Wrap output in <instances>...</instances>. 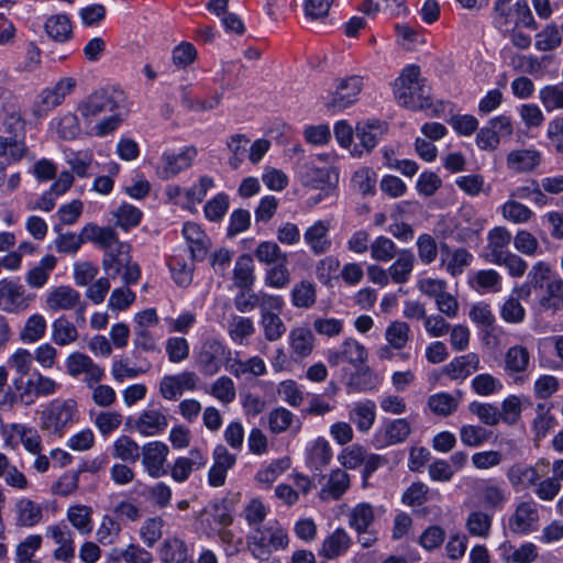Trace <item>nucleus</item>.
<instances>
[{
    "mask_svg": "<svg viewBox=\"0 0 563 563\" xmlns=\"http://www.w3.org/2000/svg\"><path fill=\"white\" fill-rule=\"evenodd\" d=\"M123 101L124 95L122 91L101 88L81 99L77 104V112L87 124L95 122L101 114L110 112L109 117L100 120L93 126L96 135L106 136L117 130L122 122V118L117 110L122 106Z\"/></svg>",
    "mask_w": 563,
    "mask_h": 563,
    "instance_id": "obj_1",
    "label": "nucleus"
},
{
    "mask_svg": "<svg viewBox=\"0 0 563 563\" xmlns=\"http://www.w3.org/2000/svg\"><path fill=\"white\" fill-rule=\"evenodd\" d=\"M394 95L399 106L420 110L430 106L429 88L421 78L420 67L417 65L406 66L396 78Z\"/></svg>",
    "mask_w": 563,
    "mask_h": 563,
    "instance_id": "obj_2",
    "label": "nucleus"
},
{
    "mask_svg": "<svg viewBox=\"0 0 563 563\" xmlns=\"http://www.w3.org/2000/svg\"><path fill=\"white\" fill-rule=\"evenodd\" d=\"M288 543V533L278 521L255 528L246 538L247 548L256 559H265L273 552L284 550Z\"/></svg>",
    "mask_w": 563,
    "mask_h": 563,
    "instance_id": "obj_3",
    "label": "nucleus"
},
{
    "mask_svg": "<svg viewBox=\"0 0 563 563\" xmlns=\"http://www.w3.org/2000/svg\"><path fill=\"white\" fill-rule=\"evenodd\" d=\"M78 418V407L74 399H55L41 413V429L52 434L62 435Z\"/></svg>",
    "mask_w": 563,
    "mask_h": 563,
    "instance_id": "obj_4",
    "label": "nucleus"
},
{
    "mask_svg": "<svg viewBox=\"0 0 563 563\" xmlns=\"http://www.w3.org/2000/svg\"><path fill=\"white\" fill-rule=\"evenodd\" d=\"M362 76L350 75L334 80V90L325 107L329 111L339 112L354 104L363 89Z\"/></svg>",
    "mask_w": 563,
    "mask_h": 563,
    "instance_id": "obj_5",
    "label": "nucleus"
},
{
    "mask_svg": "<svg viewBox=\"0 0 563 563\" xmlns=\"http://www.w3.org/2000/svg\"><path fill=\"white\" fill-rule=\"evenodd\" d=\"M46 308L52 312L68 311L75 309L76 321L86 322L87 303L81 300L80 294L70 286H58L53 288L45 299Z\"/></svg>",
    "mask_w": 563,
    "mask_h": 563,
    "instance_id": "obj_6",
    "label": "nucleus"
},
{
    "mask_svg": "<svg viewBox=\"0 0 563 563\" xmlns=\"http://www.w3.org/2000/svg\"><path fill=\"white\" fill-rule=\"evenodd\" d=\"M9 136H0V157L7 156L12 162L21 161L27 153L23 137L19 136L24 130V122L19 114L12 113L3 122Z\"/></svg>",
    "mask_w": 563,
    "mask_h": 563,
    "instance_id": "obj_7",
    "label": "nucleus"
},
{
    "mask_svg": "<svg viewBox=\"0 0 563 563\" xmlns=\"http://www.w3.org/2000/svg\"><path fill=\"white\" fill-rule=\"evenodd\" d=\"M66 372L73 378L84 375L82 382L87 387L100 383L104 377V369L82 352L68 354L65 361Z\"/></svg>",
    "mask_w": 563,
    "mask_h": 563,
    "instance_id": "obj_8",
    "label": "nucleus"
},
{
    "mask_svg": "<svg viewBox=\"0 0 563 563\" xmlns=\"http://www.w3.org/2000/svg\"><path fill=\"white\" fill-rule=\"evenodd\" d=\"M264 303L260 325L263 330L264 338L268 342H275L280 340L287 331L286 324L280 318V312L285 305L284 299L280 296L277 298H267Z\"/></svg>",
    "mask_w": 563,
    "mask_h": 563,
    "instance_id": "obj_9",
    "label": "nucleus"
},
{
    "mask_svg": "<svg viewBox=\"0 0 563 563\" xmlns=\"http://www.w3.org/2000/svg\"><path fill=\"white\" fill-rule=\"evenodd\" d=\"M338 174L332 167H318L307 163L301 167L299 178L303 186L323 191L324 197L334 191Z\"/></svg>",
    "mask_w": 563,
    "mask_h": 563,
    "instance_id": "obj_10",
    "label": "nucleus"
},
{
    "mask_svg": "<svg viewBox=\"0 0 563 563\" xmlns=\"http://www.w3.org/2000/svg\"><path fill=\"white\" fill-rule=\"evenodd\" d=\"M34 295L27 294L24 286L11 280H0V309L5 312L15 313L29 308Z\"/></svg>",
    "mask_w": 563,
    "mask_h": 563,
    "instance_id": "obj_11",
    "label": "nucleus"
},
{
    "mask_svg": "<svg viewBox=\"0 0 563 563\" xmlns=\"http://www.w3.org/2000/svg\"><path fill=\"white\" fill-rule=\"evenodd\" d=\"M197 154V148L192 145L185 146L179 153L165 152L157 167V176L163 180L176 177L192 165Z\"/></svg>",
    "mask_w": 563,
    "mask_h": 563,
    "instance_id": "obj_12",
    "label": "nucleus"
},
{
    "mask_svg": "<svg viewBox=\"0 0 563 563\" xmlns=\"http://www.w3.org/2000/svg\"><path fill=\"white\" fill-rule=\"evenodd\" d=\"M367 360V350L353 338H346L338 347L327 352V361L330 366H339L347 363L354 367L364 364Z\"/></svg>",
    "mask_w": 563,
    "mask_h": 563,
    "instance_id": "obj_13",
    "label": "nucleus"
},
{
    "mask_svg": "<svg viewBox=\"0 0 563 563\" xmlns=\"http://www.w3.org/2000/svg\"><path fill=\"white\" fill-rule=\"evenodd\" d=\"M331 221L319 219L313 221L303 231V242L310 253L314 256H321L332 249V239L330 236Z\"/></svg>",
    "mask_w": 563,
    "mask_h": 563,
    "instance_id": "obj_14",
    "label": "nucleus"
},
{
    "mask_svg": "<svg viewBox=\"0 0 563 563\" xmlns=\"http://www.w3.org/2000/svg\"><path fill=\"white\" fill-rule=\"evenodd\" d=\"M230 351L217 339H207L197 355V364L206 375L217 374Z\"/></svg>",
    "mask_w": 563,
    "mask_h": 563,
    "instance_id": "obj_15",
    "label": "nucleus"
},
{
    "mask_svg": "<svg viewBox=\"0 0 563 563\" xmlns=\"http://www.w3.org/2000/svg\"><path fill=\"white\" fill-rule=\"evenodd\" d=\"M198 382V375L190 371L166 375L159 383V393L166 400H176L184 391L196 390Z\"/></svg>",
    "mask_w": 563,
    "mask_h": 563,
    "instance_id": "obj_16",
    "label": "nucleus"
},
{
    "mask_svg": "<svg viewBox=\"0 0 563 563\" xmlns=\"http://www.w3.org/2000/svg\"><path fill=\"white\" fill-rule=\"evenodd\" d=\"M45 537L57 545L53 552L55 560L69 563L75 559L74 532L65 523L48 526Z\"/></svg>",
    "mask_w": 563,
    "mask_h": 563,
    "instance_id": "obj_17",
    "label": "nucleus"
},
{
    "mask_svg": "<svg viewBox=\"0 0 563 563\" xmlns=\"http://www.w3.org/2000/svg\"><path fill=\"white\" fill-rule=\"evenodd\" d=\"M168 453V446L161 441H152L143 445L142 464L151 477L158 478L167 474L165 463Z\"/></svg>",
    "mask_w": 563,
    "mask_h": 563,
    "instance_id": "obj_18",
    "label": "nucleus"
},
{
    "mask_svg": "<svg viewBox=\"0 0 563 563\" xmlns=\"http://www.w3.org/2000/svg\"><path fill=\"white\" fill-rule=\"evenodd\" d=\"M539 521L538 505L532 500L521 501L510 516L508 526L516 534H528L536 530Z\"/></svg>",
    "mask_w": 563,
    "mask_h": 563,
    "instance_id": "obj_19",
    "label": "nucleus"
},
{
    "mask_svg": "<svg viewBox=\"0 0 563 563\" xmlns=\"http://www.w3.org/2000/svg\"><path fill=\"white\" fill-rule=\"evenodd\" d=\"M486 220L473 207H462L456 219V238L460 242H472L484 230Z\"/></svg>",
    "mask_w": 563,
    "mask_h": 563,
    "instance_id": "obj_20",
    "label": "nucleus"
},
{
    "mask_svg": "<svg viewBox=\"0 0 563 563\" xmlns=\"http://www.w3.org/2000/svg\"><path fill=\"white\" fill-rule=\"evenodd\" d=\"M213 464L209 470L208 482L212 487H221L225 483L227 473L236 462V456L228 451V449L219 444L213 450Z\"/></svg>",
    "mask_w": 563,
    "mask_h": 563,
    "instance_id": "obj_21",
    "label": "nucleus"
},
{
    "mask_svg": "<svg viewBox=\"0 0 563 563\" xmlns=\"http://www.w3.org/2000/svg\"><path fill=\"white\" fill-rule=\"evenodd\" d=\"M314 335L307 325L295 327L288 335L290 356L295 362L311 355L314 347Z\"/></svg>",
    "mask_w": 563,
    "mask_h": 563,
    "instance_id": "obj_22",
    "label": "nucleus"
},
{
    "mask_svg": "<svg viewBox=\"0 0 563 563\" xmlns=\"http://www.w3.org/2000/svg\"><path fill=\"white\" fill-rule=\"evenodd\" d=\"M530 364V353L526 346L514 345L505 353V373L514 378L516 384H522L525 374Z\"/></svg>",
    "mask_w": 563,
    "mask_h": 563,
    "instance_id": "obj_23",
    "label": "nucleus"
},
{
    "mask_svg": "<svg viewBox=\"0 0 563 563\" xmlns=\"http://www.w3.org/2000/svg\"><path fill=\"white\" fill-rule=\"evenodd\" d=\"M207 461L206 454L200 449L194 448L187 456L176 459L170 468V476L175 482L184 483L189 478L192 471L205 467Z\"/></svg>",
    "mask_w": 563,
    "mask_h": 563,
    "instance_id": "obj_24",
    "label": "nucleus"
},
{
    "mask_svg": "<svg viewBox=\"0 0 563 563\" xmlns=\"http://www.w3.org/2000/svg\"><path fill=\"white\" fill-rule=\"evenodd\" d=\"M352 538L347 531L339 527L323 540L319 550V556L334 560L344 555L352 547Z\"/></svg>",
    "mask_w": 563,
    "mask_h": 563,
    "instance_id": "obj_25",
    "label": "nucleus"
},
{
    "mask_svg": "<svg viewBox=\"0 0 563 563\" xmlns=\"http://www.w3.org/2000/svg\"><path fill=\"white\" fill-rule=\"evenodd\" d=\"M542 162V154L536 148H519L508 153L507 168L515 173H531Z\"/></svg>",
    "mask_w": 563,
    "mask_h": 563,
    "instance_id": "obj_26",
    "label": "nucleus"
},
{
    "mask_svg": "<svg viewBox=\"0 0 563 563\" xmlns=\"http://www.w3.org/2000/svg\"><path fill=\"white\" fill-rule=\"evenodd\" d=\"M59 385L51 377L40 372H34L26 379V390H24V404L31 405L40 397L54 395Z\"/></svg>",
    "mask_w": 563,
    "mask_h": 563,
    "instance_id": "obj_27",
    "label": "nucleus"
},
{
    "mask_svg": "<svg viewBox=\"0 0 563 563\" xmlns=\"http://www.w3.org/2000/svg\"><path fill=\"white\" fill-rule=\"evenodd\" d=\"M511 233L505 227H495L487 234L486 258L495 264L510 253Z\"/></svg>",
    "mask_w": 563,
    "mask_h": 563,
    "instance_id": "obj_28",
    "label": "nucleus"
},
{
    "mask_svg": "<svg viewBox=\"0 0 563 563\" xmlns=\"http://www.w3.org/2000/svg\"><path fill=\"white\" fill-rule=\"evenodd\" d=\"M350 486V475L342 468H335L328 475L327 482L319 492V497L323 501L339 500Z\"/></svg>",
    "mask_w": 563,
    "mask_h": 563,
    "instance_id": "obj_29",
    "label": "nucleus"
},
{
    "mask_svg": "<svg viewBox=\"0 0 563 563\" xmlns=\"http://www.w3.org/2000/svg\"><path fill=\"white\" fill-rule=\"evenodd\" d=\"M409 434V422L406 419H395L375 434L374 443L377 448H385L404 442Z\"/></svg>",
    "mask_w": 563,
    "mask_h": 563,
    "instance_id": "obj_30",
    "label": "nucleus"
},
{
    "mask_svg": "<svg viewBox=\"0 0 563 563\" xmlns=\"http://www.w3.org/2000/svg\"><path fill=\"white\" fill-rule=\"evenodd\" d=\"M301 426L300 419L284 407L275 408L267 415V427L274 434H280L288 430L297 434Z\"/></svg>",
    "mask_w": 563,
    "mask_h": 563,
    "instance_id": "obj_31",
    "label": "nucleus"
},
{
    "mask_svg": "<svg viewBox=\"0 0 563 563\" xmlns=\"http://www.w3.org/2000/svg\"><path fill=\"white\" fill-rule=\"evenodd\" d=\"M167 426V417L157 409L143 410L134 423L135 430L144 437L159 434Z\"/></svg>",
    "mask_w": 563,
    "mask_h": 563,
    "instance_id": "obj_32",
    "label": "nucleus"
},
{
    "mask_svg": "<svg viewBox=\"0 0 563 563\" xmlns=\"http://www.w3.org/2000/svg\"><path fill=\"white\" fill-rule=\"evenodd\" d=\"M479 368V357L476 353H467L454 357L443 367V374L452 380H463Z\"/></svg>",
    "mask_w": 563,
    "mask_h": 563,
    "instance_id": "obj_33",
    "label": "nucleus"
},
{
    "mask_svg": "<svg viewBox=\"0 0 563 563\" xmlns=\"http://www.w3.org/2000/svg\"><path fill=\"white\" fill-rule=\"evenodd\" d=\"M82 234L86 241L95 243L106 252L113 251L119 244L123 243L119 241L117 232L111 227H98L95 223H88L82 228Z\"/></svg>",
    "mask_w": 563,
    "mask_h": 563,
    "instance_id": "obj_34",
    "label": "nucleus"
},
{
    "mask_svg": "<svg viewBox=\"0 0 563 563\" xmlns=\"http://www.w3.org/2000/svg\"><path fill=\"white\" fill-rule=\"evenodd\" d=\"M79 338V332L74 322L65 314L56 318L51 324V341L56 346H68Z\"/></svg>",
    "mask_w": 563,
    "mask_h": 563,
    "instance_id": "obj_35",
    "label": "nucleus"
},
{
    "mask_svg": "<svg viewBox=\"0 0 563 563\" xmlns=\"http://www.w3.org/2000/svg\"><path fill=\"white\" fill-rule=\"evenodd\" d=\"M507 478L516 492H522L537 485L540 475L537 470L526 463H515L507 471Z\"/></svg>",
    "mask_w": 563,
    "mask_h": 563,
    "instance_id": "obj_36",
    "label": "nucleus"
},
{
    "mask_svg": "<svg viewBox=\"0 0 563 563\" xmlns=\"http://www.w3.org/2000/svg\"><path fill=\"white\" fill-rule=\"evenodd\" d=\"M131 260V246L128 243H122L115 250L104 252L102 268L110 278H115Z\"/></svg>",
    "mask_w": 563,
    "mask_h": 563,
    "instance_id": "obj_37",
    "label": "nucleus"
},
{
    "mask_svg": "<svg viewBox=\"0 0 563 563\" xmlns=\"http://www.w3.org/2000/svg\"><path fill=\"white\" fill-rule=\"evenodd\" d=\"M375 519V508L366 501L356 504L347 514V523L356 533L366 532L373 527Z\"/></svg>",
    "mask_w": 563,
    "mask_h": 563,
    "instance_id": "obj_38",
    "label": "nucleus"
},
{
    "mask_svg": "<svg viewBox=\"0 0 563 563\" xmlns=\"http://www.w3.org/2000/svg\"><path fill=\"white\" fill-rule=\"evenodd\" d=\"M415 263L416 257L411 250H400L396 261L388 267L391 282L398 285L408 283L413 272Z\"/></svg>",
    "mask_w": 563,
    "mask_h": 563,
    "instance_id": "obj_39",
    "label": "nucleus"
},
{
    "mask_svg": "<svg viewBox=\"0 0 563 563\" xmlns=\"http://www.w3.org/2000/svg\"><path fill=\"white\" fill-rule=\"evenodd\" d=\"M385 132L386 124L378 120L361 122L357 123L355 128L356 139L367 153L376 146L378 140Z\"/></svg>",
    "mask_w": 563,
    "mask_h": 563,
    "instance_id": "obj_40",
    "label": "nucleus"
},
{
    "mask_svg": "<svg viewBox=\"0 0 563 563\" xmlns=\"http://www.w3.org/2000/svg\"><path fill=\"white\" fill-rule=\"evenodd\" d=\"M47 321L41 313H33L25 320L19 331V340L24 344L40 342L46 334Z\"/></svg>",
    "mask_w": 563,
    "mask_h": 563,
    "instance_id": "obj_41",
    "label": "nucleus"
},
{
    "mask_svg": "<svg viewBox=\"0 0 563 563\" xmlns=\"http://www.w3.org/2000/svg\"><path fill=\"white\" fill-rule=\"evenodd\" d=\"M350 420L356 426L360 432H367L376 419V405L372 400L354 404L349 412Z\"/></svg>",
    "mask_w": 563,
    "mask_h": 563,
    "instance_id": "obj_42",
    "label": "nucleus"
},
{
    "mask_svg": "<svg viewBox=\"0 0 563 563\" xmlns=\"http://www.w3.org/2000/svg\"><path fill=\"white\" fill-rule=\"evenodd\" d=\"M291 305L298 309H310L317 302L316 284L308 279L296 283L290 290Z\"/></svg>",
    "mask_w": 563,
    "mask_h": 563,
    "instance_id": "obj_43",
    "label": "nucleus"
},
{
    "mask_svg": "<svg viewBox=\"0 0 563 563\" xmlns=\"http://www.w3.org/2000/svg\"><path fill=\"white\" fill-rule=\"evenodd\" d=\"M92 514L93 510L90 506L77 504L68 507L66 518L81 536H89L93 528Z\"/></svg>",
    "mask_w": 563,
    "mask_h": 563,
    "instance_id": "obj_44",
    "label": "nucleus"
},
{
    "mask_svg": "<svg viewBox=\"0 0 563 563\" xmlns=\"http://www.w3.org/2000/svg\"><path fill=\"white\" fill-rule=\"evenodd\" d=\"M539 307L551 313L563 309V279H553L547 284L544 294L539 298Z\"/></svg>",
    "mask_w": 563,
    "mask_h": 563,
    "instance_id": "obj_45",
    "label": "nucleus"
},
{
    "mask_svg": "<svg viewBox=\"0 0 563 563\" xmlns=\"http://www.w3.org/2000/svg\"><path fill=\"white\" fill-rule=\"evenodd\" d=\"M500 551L506 563H532L538 558V549L531 542H526L518 549L505 542L500 545Z\"/></svg>",
    "mask_w": 563,
    "mask_h": 563,
    "instance_id": "obj_46",
    "label": "nucleus"
},
{
    "mask_svg": "<svg viewBox=\"0 0 563 563\" xmlns=\"http://www.w3.org/2000/svg\"><path fill=\"white\" fill-rule=\"evenodd\" d=\"M233 282L240 290H250L255 282L254 263L249 254L241 255L234 265Z\"/></svg>",
    "mask_w": 563,
    "mask_h": 563,
    "instance_id": "obj_47",
    "label": "nucleus"
},
{
    "mask_svg": "<svg viewBox=\"0 0 563 563\" xmlns=\"http://www.w3.org/2000/svg\"><path fill=\"white\" fill-rule=\"evenodd\" d=\"M227 369L235 377L241 378L244 375L260 377L266 374V364L260 356H252L246 361L240 358L233 360L228 364Z\"/></svg>",
    "mask_w": 563,
    "mask_h": 563,
    "instance_id": "obj_48",
    "label": "nucleus"
},
{
    "mask_svg": "<svg viewBox=\"0 0 563 563\" xmlns=\"http://www.w3.org/2000/svg\"><path fill=\"white\" fill-rule=\"evenodd\" d=\"M183 233L189 243V250L194 260H202L207 254V238L197 223L184 224Z\"/></svg>",
    "mask_w": 563,
    "mask_h": 563,
    "instance_id": "obj_49",
    "label": "nucleus"
},
{
    "mask_svg": "<svg viewBox=\"0 0 563 563\" xmlns=\"http://www.w3.org/2000/svg\"><path fill=\"white\" fill-rule=\"evenodd\" d=\"M56 264L57 258L54 255H45L36 266L27 272L25 276L27 285L32 288H42L47 283Z\"/></svg>",
    "mask_w": 563,
    "mask_h": 563,
    "instance_id": "obj_50",
    "label": "nucleus"
},
{
    "mask_svg": "<svg viewBox=\"0 0 563 563\" xmlns=\"http://www.w3.org/2000/svg\"><path fill=\"white\" fill-rule=\"evenodd\" d=\"M158 553L162 563H180L190 555L185 541L176 537L165 539Z\"/></svg>",
    "mask_w": 563,
    "mask_h": 563,
    "instance_id": "obj_51",
    "label": "nucleus"
},
{
    "mask_svg": "<svg viewBox=\"0 0 563 563\" xmlns=\"http://www.w3.org/2000/svg\"><path fill=\"white\" fill-rule=\"evenodd\" d=\"M16 521L22 527H33L37 525L43 517L42 507L35 501L22 498L15 505Z\"/></svg>",
    "mask_w": 563,
    "mask_h": 563,
    "instance_id": "obj_52",
    "label": "nucleus"
},
{
    "mask_svg": "<svg viewBox=\"0 0 563 563\" xmlns=\"http://www.w3.org/2000/svg\"><path fill=\"white\" fill-rule=\"evenodd\" d=\"M120 522L110 515H103L96 530V540L103 547L114 544L121 534Z\"/></svg>",
    "mask_w": 563,
    "mask_h": 563,
    "instance_id": "obj_53",
    "label": "nucleus"
},
{
    "mask_svg": "<svg viewBox=\"0 0 563 563\" xmlns=\"http://www.w3.org/2000/svg\"><path fill=\"white\" fill-rule=\"evenodd\" d=\"M307 459L311 467L321 471L332 459V450L329 442L323 438L316 439L308 449Z\"/></svg>",
    "mask_w": 563,
    "mask_h": 563,
    "instance_id": "obj_54",
    "label": "nucleus"
},
{
    "mask_svg": "<svg viewBox=\"0 0 563 563\" xmlns=\"http://www.w3.org/2000/svg\"><path fill=\"white\" fill-rule=\"evenodd\" d=\"M141 455V449L136 441L129 435H120L113 442L112 456L128 463H135Z\"/></svg>",
    "mask_w": 563,
    "mask_h": 563,
    "instance_id": "obj_55",
    "label": "nucleus"
},
{
    "mask_svg": "<svg viewBox=\"0 0 563 563\" xmlns=\"http://www.w3.org/2000/svg\"><path fill=\"white\" fill-rule=\"evenodd\" d=\"M46 34L56 42H66L71 37V23L66 14H55L45 22Z\"/></svg>",
    "mask_w": 563,
    "mask_h": 563,
    "instance_id": "obj_56",
    "label": "nucleus"
},
{
    "mask_svg": "<svg viewBox=\"0 0 563 563\" xmlns=\"http://www.w3.org/2000/svg\"><path fill=\"white\" fill-rule=\"evenodd\" d=\"M278 295H271L266 292H250L249 290H240L234 297V306L238 311L245 313L252 311L255 307L260 308V313L263 311L264 302L267 298H277Z\"/></svg>",
    "mask_w": 563,
    "mask_h": 563,
    "instance_id": "obj_57",
    "label": "nucleus"
},
{
    "mask_svg": "<svg viewBox=\"0 0 563 563\" xmlns=\"http://www.w3.org/2000/svg\"><path fill=\"white\" fill-rule=\"evenodd\" d=\"M377 175L369 167H361L354 172L351 178L353 190L362 196H373L376 191Z\"/></svg>",
    "mask_w": 563,
    "mask_h": 563,
    "instance_id": "obj_58",
    "label": "nucleus"
},
{
    "mask_svg": "<svg viewBox=\"0 0 563 563\" xmlns=\"http://www.w3.org/2000/svg\"><path fill=\"white\" fill-rule=\"evenodd\" d=\"M500 210L505 220L516 224L529 222L534 214L529 207L511 198L501 206Z\"/></svg>",
    "mask_w": 563,
    "mask_h": 563,
    "instance_id": "obj_59",
    "label": "nucleus"
},
{
    "mask_svg": "<svg viewBox=\"0 0 563 563\" xmlns=\"http://www.w3.org/2000/svg\"><path fill=\"white\" fill-rule=\"evenodd\" d=\"M256 260L266 265H274L279 262H288L287 253L283 252L280 246L273 241L261 242L254 252Z\"/></svg>",
    "mask_w": 563,
    "mask_h": 563,
    "instance_id": "obj_60",
    "label": "nucleus"
},
{
    "mask_svg": "<svg viewBox=\"0 0 563 563\" xmlns=\"http://www.w3.org/2000/svg\"><path fill=\"white\" fill-rule=\"evenodd\" d=\"M428 407L434 415L448 417L456 411L459 397L448 393H438L428 398Z\"/></svg>",
    "mask_w": 563,
    "mask_h": 563,
    "instance_id": "obj_61",
    "label": "nucleus"
},
{
    "mask_svg": "<svg viewBox=\"0 0 563 563\" xmlns=\"http://www.w3.org/2000/svg\"><path fill=\"white\" fill-rule=\"evenodd\" d=\"M254 332V322L247 317L234 316L228 324L229 336L238 344H244V341Z\"/></svg>",
    "mask_w": 563,
    "mask_h": 563,
    "instance_id": "obj_62",
    "label": "nucleus"
},
{
    "mask_svg": "<svg viewBox=\"0 0 563 563\" xmlns=\"http://www.w3.org/2000/svg\"><path fill=\"white\" fill-rule=\"evenodd\" d=\"M291 280L290 271L287 267V262H279L271 265L266 272L264 282L267 287L275 289L286 288Z\"/></svg>",
    "mask_w": 563,
    "mask_h": 563,
    "instance_id": "obj_63",
    "label": "nucleus"
},
{
    "mask_svg": "<svg viewBox=\"0 0 563 563\" xmlns=\"http://www.w3.org/2000/svg\"><path fill=\"white\" fill-rule=\"evenodd\" d=\"M539 99L548 112L563 111V84L544 86L539 91Z\"/></svg>",
    "mask_w": 563,
    "mask_h": 563,
    "instance_id": "obj_64",
    "label": "nucleus"
}]
</instances>
